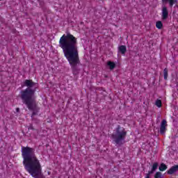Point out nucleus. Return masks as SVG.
<instances>
[{
    "label": "nucleus",
    "mask_w": 178,
    "mask_h": 178,
    "mask_svg": "<svg viewBox=\"0 0 178 178\" xmlns=\"http://www.w3.org/2000/svg\"><path fill=\"white\" fill-rule=\"evenodd\" d=\"M59 47L63 49L64 56L72 67L73 74H79V70L77 65L80 63V58L77 47V38L70 33L63 35L59 40Z\"/></svg>",
    "instance_id": "1"
},
{
    "label": "nucleus",
    "mask_w": 178,
    "mask_h": 178,
    "mask_svg": "<svg viewBox=\"0 0 178 178\" xmlns=\"http://www.w3.org/2000/svg\"><path fill=\"white\" fill-rule=\"evenodd\" d=\"M22 155L24 168L31 176L34 178H42V168L35 155V149L30 147H22Z\"/></svg>",
    "instance_id": "2"
},
{
    "label": "nucleus",
    "mask_w": 178,
    "mask_h": 178,
    "mask_svg": "<svg viewBox=\"0 0 178 178\" xmlns=\"http://www.w3.org/2000/svg\"><path fill=\"white\" fill-rule=\"evenodd\" d=\"M24 86L28 87L20 92V98L22 103L26 106L29 111H32L31 119L34 120V116L38 114L40 108L37 106V101L35 100V91L38 83L33 82V80L26 79L24 82Z\"/></svg>",
    "instance_id": "3"
},
{
    "label": "nucleus",
    "mask_w": 178,
    "mask_h": 178,
    "mask_svg": "<svg viewBox=\"0 0 178 178\" xmlns=\"http://www.w3.org/2000/svg\"><path fill=\"white\" fill-rule=\"evenodd\" d=\"M126 136H127L126 129L120 128V125H118L115 129V131L112 134V138L117 145H123Z\"/></svg>",
    "instance_id": "4"
},
{
    "label": "nucleus",
    "mask_w": 178,
    "mask_h": 178,
    "mask_svg": "<svg viewBox=\"0 0 178 178\" xmlns=\"http://www.w3.org/2000/svg\"><path fill=\"white\" fill-rule=\"evenodd\" d=\"M168 17L169 11L168 10V7L166 6H163L161 10V19L162 20H166Z\"/></svg>",
    "instance_id": "5"
},
{
    "label": "nucleus",
    "mask_w": 178,
    "mask_h": 178,
    "mask_svg": "<svg viewBox=\"0 0 178 178\" xmlns=\"http://www.w3.org/2000/svg\"><path fill=\"white\" fill-rule=\"evenodd\" d=\"M159 165V164H158V163H154L152 165V170L149 171L147 174H146L145 178H149L150 175H152L156 170V169H158Z\"/></svg>",
    "instance_id": "6"
},
{
    "label": "nucleus",
    "mask_w": 178,
    "mask_h": 178,
    "mask_svg": "<svg viewBox=\"0 0 178 178\" xmlns=\"http://www.w3.org/2000/svg\"><path fill=\"white\" fill-rule=\"evenodd\" d=\"M166 123H167L166 120H163L161 121V124L160 126L161 134H163L165 133V131H166V126H168V124Z\"/></svg>",
    "instance_id": "7"
},
{
    "label": "nucleus",
    "mask_w": 178,
    "mask_h": 178,
    "mask_svg": "<svg viewBox=\"0 0 178 178\" xmlns=\"http://www.w3.org/2000/svg\"><path fill=\"white\" fill-rule=\"evenodd\" d=\"M176 172H178V165H175L174 166L171 167L168 171V175H173L174 173H176Z\"/></svg>",
    "instance_id": "8"
},
{
    "label": "nucleus",
    "mask_w": 178,
    "mask_h": 178,
    "mask_svg": "<svg viewBox=\"0 0 178 178\" xmlns=\"http://www.w3.org/2000/svg\"><path fill=\"white\" fill-rule=\"evenodd\" d=\"M127 51V48L125 45H121L118 47V52L122 55H126V52Z\"/></svg>",
    "instance_id": "9"
},
{
    "label": "nucleus",
    "mask_w": 178,
    "mask_h": 178,
    "mask_svg": "<svg viewBox=\"0 0 178 178\" xmlns=\"http://www.w3.org/2000/svg\"><path fill=\"white\" fill-rule=\"evenodd\" d=\"M168 1L169 2L170 8H173V5L177 3V0H162V2H166Z\"/></svg>",
    "instance_id": "10"
},
{
    "label": "nucleus",
    "mask_w": 178,
    "mask_h": 178,
    "mask_svg": "<svg viewBox=\"0 0 178 178\" xmlns=\"http://www.w3.org/2000/svg\"><path fill=\"white\" fill-rule=\"evenodd\" d=\"M168 169V166L166 165V164L162 163L159 168V170H160V172H164V170H166Z\"/></svg>",
    "instance_id": "11"
},
{
    "label": "nucleus",
    "mask_w": 178,
    "mask_h": 178,
    "mask_svg": "<svg viewBox=\"0 0 178 178\" xmlns=\"http://www.w3.org/2000/svg\"><path fill=\"white\" fill-rule=\"evenodd\" d=\"M108 66H109L111 70H113L114 67H116V64L112 61H108L107 63Z\"/></svg>",
    "instance_id": "12"
},
{
    "label": "nucleus",
    "mask_w": 178,
    "mask_h": 178,
    "mask_svg": "<svg viewBox=\"0 0 178 178\" xmlns=\"http://www.w3.org/2000/svg\"><path fill=\"white\" fill-rule=\"evenodd\" d=\"M156 29H159V30H161V29H162V27H163V24H162V22L157 21L156 23Z\"/></svg>",
    "instance_id": "13"
},
{
    "label": "nucleus",
    "mask_w": 178,
    "mask_h": 178,
    "mask_svg": "<svg viewBox=\"0 0 178 178\" xmlns=\"http://www.w3.org/2000/svg\"><path fill=\"white\" fill-rule=\"evenodd\" d=\"M168 68H165L163 70L164 80H168Z\"/></svg>",
    "instance_id": "14"
},
{
    "label": "nucleus",
    "mask_w": 178,
    "mask_h": 178,
    "mask_svg": "<svg viewBox=\"0 0 178 178\" xmlns=\"http://www.w3.org/2000/svg\"><path fill=\"white\" fill-rule=\"evenodd\" d=\"M155 105L158 106V108H161V106H162V101H161V99L156 100Z\"/></svg>",
    "instance_id": "15"
},
{
    "label": "nucleus",
    "mask_w": 178,
    "mask_h": 178,
    "mask_svg": "<svg viewBox=\"0 0 178 178\" xmlns=\"http://www.w3.org/2000/svg\"><path fill=\"white\" fill-rule=\"evenodd\" d=\"M163 176L162 175V172H156L154 175V178H162Z\"/></svg>",
    "instance_id": "16"
},
{
    "label": "nucleus",
    "mask_w": 178,
    "mask_h": 178,
    "mask_svg": "<svg viewBox=\"0 0 178 178\" xmlns=\"http://www.w3.org/2000/svg\"><path fill=\"white\" fill-rule=\"evenodd\" d=\"M29 130H35V129H34V127H33V125H30L29 127Z\"/></svg>",
    "instance_id": "17"
},
{
    "label": "nucleus",
    "mask_w": 178,
    "mask_h": 178,
    "mask_svg": "<svg viewBox=\"0 0 178 178\" xmlns=\"http://www.w3.org/2000/svg\"><path fill=\"white\" fill-rule=\"evenodd\" d=\"M16 111H17V112H19V111H20V108H16Z\"/></svg>",
    "instance_id": "18"
}]
</instances>
